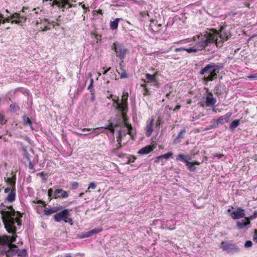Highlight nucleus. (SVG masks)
<instances>
[{
    "mask_svg": "<svg viewBox=\"0 0 257 257\" xmlns=\"http://www.w3.org/2000/svg\"><path fill=\"white\" fill-rule=\"evenodd\" d=\"M9 210H1L2 219L5 225V228L9 233H16L17 230L15 224L14 217L16 216V211L13 206L7 207Z\"/></svg>",
    "mask_w": 257,
    "mask_h": 257,
    "instance_id": "f257e3e1",
    "label": "nucleus"
},
{
    "mask_svg": "<svg viewBox=\"0 0 257 257\" xmlns=\"http://www.w3.org/2000/svg\"><path fill=\"white\" fill-rule=\"evenodd\" d=\"M220 70L219 66L214 63H210L202 68L200 71V74L203 75V80L206 84L209 81H212L217 78V74Z\"/></svg>",
    "mask_w": 257,
    "mask_h": 257,
    "instance_id": "f03ea898",
    "label": "nucleus"
},
{
    "mask_svg": "<svg viewBox=\"0 0 257 257\" xmlns=\"http://www.w3.org/2000/svg\"><path fill=\"white\" fill-rule=\"evenodd\" d=\"M193 40L197 41L196 46L200 50L205 49L209 44L215 42L213 32H206L204 34H200L193 37Z\"/></svg>",
    "mask_w": 257,
    "mask_h": 257,
    "instance_id": "7ed1b4c3",
    "label": "nucleus"
},
{
    "mask_svg": "<svg viewBox=\"0 0 257 257\" xmlns=\"http://www.w3.org/2000/svg\"><path fill=\"white\" fill-rule=\"evenodd\" d=\"M226 26H221L218 31L215 29H211V32H213L214 36L215 44L217 47H221L224 41L229 39V35L225 32Z\"/></svg>",
    "mask_w": 257,
    "mask_h": 257,
    "instance_id": "20e7f679",
    "label": "nucleus"
},
{
    "mask_svg": "<svg viewBox=\"0 0 257 257\" xmlns=\"http://www.w3.org/2000/svg\"><path fill=\"white\" fill-rule=\"evenodd\" d=\"M128 94L127 92L123 93L121 97V103L119 102V97L114 96L113 98V106L116 110H127V98Z\"/></svg>",
    "mask_w": 257,
    "mask_h": 257,
    "instance_id": "39448f33",
    "label": "nucleus"
},
{
    "mask_svg": "<svg viewBox=\"0 0 257 257\" xmlns=\"http://www.w3.org/2000/svg\"><path fill=\"white\" fill-rule=\"evenodd\" d=\"M70 210L68 209H64L54 215V219L56 222H60L61 220H63L65 223L73 225V221L72 219L70 217Z\"/></svg>",
    "mask_w": 257,
    "mask_h": 257,
    "instance_id": "423d86ee",
    "label": "nucleus"
},
{
    "mask_svg": "<svg viewBox=\"0 0 257 257\" xmlns=\"http://www.w3.org/2000/svg\"><path fill=\"white\" fill-rule=\"evenodd\" d=\"M48 196L50 200L53 199L67 198L69 194L68 192L62 189H56L53 191L52 188L48 190Z\"/></svg>",
    "mask_w": 257,
    "mask_h": 257,
    "instance_id": "0eeeda50",
    "label": "nucleus"
},
{
    "mask_svg": "<svg viewBox=\"0 0 257 257\" xmlns=\"http://www.w3.org/2000/svg\"><path fill=\"white\" fill-rule=\"evenodd\" d=\"M219 247L223 251L228 253L237 252L239 250L236 244L233 243L232 240L222 241Z\"/></svg>",
    "mask_w": 257,
    "mask_h": 257,
    "instance_id": "6e6552de",
    "label": "nucleus"
},
{
    "mask_svg": "<svg viewBox=\"0 0 257 257\" xmlns=\"http://www.w3.org/2000/svg\"><path fill=\"white\" fill-rule=\"evenodd\" d=\"M108 124L104 127H97L91 132V133L94 134L95 136L99 135L101 133H103V131L99 132L97 130H103V129H107L111 133L113 134L115 131V128L117 127H119L120 126L118 122H116L115 123H112V121L111 119H109L108 120Z\"/></svg>",
    "mask_w": 257,
    "mask_h": 257,
    "instance_id": "1a4fd4ad",
    "label": "nucleus"
},
{
    "mask_svg": "<svg viewBox=\"0 0 257 257\" xmlns=\"http://www.w3.org/2000/svg\"><path fill=\"white\" fill-rule=\"evenodd\" d=\"M51 2L52 3H50L52 7L56 5L59 9H64L66 8V6L67 5V9L71 8L72 7H75L76 6L75 5L70 4L69 3V0H43V3L44 2Z\"/></svg>",
    "mask_w": 257,
    "mask_h": 257,
    "instance_id": "9d476101",
    "label": "nucleus"
},
{
    "mask_svg": "<svg viewBox=\"0 0 257 257\" xmlns=\"http://www.w3.org/2000/svg\"><path fill=\"white\" fill-rule=\"evenodd\" d=\"M18 246L13 247L9 245L6 248H0V254L5 255L7 257H13L17 254Z\"/></svg>",
    "mask_w": 257,
    "mask_h": 257,
    "instance_id": "9b49d317",
    "label": "nucleus"
},
{
    "mask_svg": "<svg viewBox=\"0 0 257 257\" xmlns=\"http://www.w3.org/2000/svg\"><path fill=\"white\" fill-rule=\"evenodd\" d=\"M112 49L115 52L116 57L121 60H123L127 53V50L123 47L121 45H116L115 43L113 44Z\"/></svg>",
    "mask_w": 257,
    "mask_h": 257,
    "instance_id": "f8f14e48",
    "label": "nucleus"
},
{
    "mask_svg": "<svg viewBox=\"0 0 257 257\" xmlns=\"http://www.w3.org/2000/svg\"><path fill=\"white\" fill-rule=\"evenodd\" d=\"M232 115V113L230 112H227L224 115L220 116L217 119L214 121L215 123V126L218 127L219 125L223 124L225 122L228 121L229 118Z\"/></svg>",
    "mask_w": 257,
    "mask_h": 257,
    "instance_id": "ddd939ff",
    "label": "nucleus"
},
{
    "mask_svg": "<svg viewBox=\"0 0 257 257\" xmlns=\"http://www.w3.org/2000/svg\"><path fill=\"white\" fill-rule=\"evenodd\" d=\"M11 18L12 19L17 18V19L12 20L11 22L12 24L15 23L17 24H20L23 22H25L27 19L25 16L21 15L20 13H15L13 14L11 16Z\"/></svg>",
    "mask_w": 257,
    "mask_h": 257,
    "instance_id": "4468645a",
    "label": "nucleus"
},
{
    "mask_svg": "<svg viewBox=\"0 0 257 257\" xmlns=\"http://www.w3.org/2000/svg\"><path fill=\"white\" fill-rule=\"evenodd\" d=\"M245 215V209L241 207H238L236 210L233 211L231 213V216L233 219L244 218Z\"/></svg>",
    "mask_w": 257,
    "mask_h": 257,
    "instance_id": "2eb2a0df",
    "label": "nucleus"
},
{
    "mask_svg": "<svg viewBox=\"0 0 257 257\" xmlns=\"http://www.w3.org/2000/svg\"><path fill=\"white\" fill-rule=\"evenodd\" d=\"M206 89L207 90L206 93H207V96L206 97V105L207 106H213L216 102V99L213 97L212 93L211 92H209L208 88Z\"/></svg>",
    "mask_w": 257,
    "mask_h": 257,
    "instance_id": "dca6fc26",
    "label": "nucleus"
},
{
    "mask_svg": "<svg viewBox=\"0 0 257 257\" xmlns=\"http://www.w3.org/2000/svg\"><path fill=\"white\" fill-rule=\"evenodd\" d=\"M156 147L157 144L156 143H152L151 145H148L142 148L140 150L138 153L142 155L148 154L153 151Z\"/></svg>",
    "mask_w": 257,
    "mask_h": 257,
    "instance_id": "f3484780",
    "label": "nucleus"
},
{
    "mask_svg": "<svg viewBox=\"0 0 257 257\" xmlns=\"http://www.w3.org/2000/svg\"><path fill=\"white\" fill-rule=\"evenodd\" d=\"M154 119L152 118L150 119L146 125L145 131H146V135L147 137H150L153 131V126H154Z\"/></svg>",
    "mask_w": 257,
    "mask_h": 257,
    "instance_id": "a211bd4d",
    "label": "nucleus"
},
{
    "mask_svg": "<svg viewBox=\"0 0 257 257\" xmlns=\"http://www.w3.org/2000/svg\"><path fill=\"white\" fill-rule=\"evenodd\" d=\"M11 175L12 176L10 177H5V181L9 184L10 186L12 187V189H16V173L12 172L11 173Z\"/></svg>",
    "mask_w": 257,
    "mask_h": 257,
    "instance_id": "6ab92c4d",
    "label": "nucleus"
},
{
    "mask_svg": "<svg viewBox=\"0 0 257 257\" xmlns=\"http://www.w3.org/2000/svg\"><path fill=\"white\" fill-rule=\"evenodd\" d=\"M150 27L154 32H158L162 28V25L158 24L157 20L151 19L150 20Z\"/></svg>",
    "mask_w": 257,
    "mask_h": 257,
    "instance_id": "aec40b11",
    "label": "nucleus"
},
{
    "mask_svg": "<svg viewBox=\"0 0 257 257\" xmlns=\"http://www.w3.org/2000/svg\"><path fill=\"white\" fill-rule=\"evenodd\" d=\"M9 238L10 236L7 235H0V248H5L9 245Z\"/></svg>",
    "mask_w": 257,
    "mask_h": 257,
    "instance_id": "412c9836",
    "label": "nucleus"
},
{
    "mask_svg": "<svg viewBox=\"0 0 257 257\" xmlns=\"http://www.w3.org/2000/svg\"><path fill=\"white\" fill-rule=\"evenodd\" d=\"M187 131L185 128H183L179 133L176 138L174 139L173 143L177 144L180 143L183 139L184 138Z\"/></svg>",
    "mask_w": 257,
    "mask_h": 257,
    "instance_id": "4be33fe9",
    "label": "nucleus"
},
{
    "mask_svg": "<svg viewBox=\"0 0 257 257\" xmlns=\"http://www.w3.org/2000/svg\"><path fill=\"white\" fill-rule=\"evenodd\" d=\"M146 77L147 79L148 80V81H147L148 83H152V82L155 83L154 86L156 87H157V88L160 87V83L158 82L157 79H156L154 77V76H153V75H151L150 74L147 73V74H146Z\"/></svg>",
    "mask_w": 257,
    "mask_h": 257,
    "instance_id": "5701e85b",
    "label": "nucleus"
},
{
    "mask_svg": "<svg viewBox=\"0 0 257 257\" xmlns=\"http://www.w3.org/2000/svg\"><path fill=\"white\" fill-rule=\"evenodd\" d=\"M249 224H250V221L245 218L236 222V227L238 229H243Z\"/></svg>",
    "mask_w": 257,
    "mask_h": 257,
    "instance_id": "b1692460",
    "label": "nucleus"
},
{
    "mask_svg": "<svg viewBox=\"0 0 257 257\" xmlns=\"http://www.w3.org/2000/svg\"><path fill=\"white\" fill-rule=\"evenodd\" d=\"M62 208L61 206L59 207H53L51 208H46L44 210V213L45 215L49 216L54 213H56Z\"/></svg>",
    "mask_w": 257,
    "mask_h": 257,
    "instance_id": "393cba45",
    "label": "nucleus"
},
{
    "mask_svg": "<svg viewBox=\"0 0 257 257\" xmlns=\"http://www.w3.org/2000/svg\"><path fill=\"white\" fill-rule=\"evenodd\" d=\"M16 189H11V191L9 193L8 196L5 199V202L6 201L9 202H13L16 199Z\"/></svg>",
    "mask_w": 257,
    "mask_h": 257,
    "instance_id": "a878e982",
    "label": "nucleus"
},
{
    "mask_svg": "<svg viewBox=\"0 0 257 257\" xmlns=\"http://www.w3.org/2000/svg\"><path fill=\"white\" fill-rule=\"evenodd\" d=\"M173 155V153L172 152H168L165 154L161 155L160 156H158L156 158V162L160 163L161 161H163V159H168L170 157H172Z\"/></svg>",
    "mask_w": 257,
    "mask_h": 257,
    "instance_id": "bb28decb",
    "label": "nucleus"
},
{
    "mask_svg": "<svg viewBox=\"0 0 257 257\" xmlns=\"http://www.w3.org/2000/svg\"><path fill=\"white\" fill-rule=\"evenodd\" d=\"M102 230V228H95L85 233L84 237H88L93 235L94 234L98 233Z\"/></svg>",
    "mask_w": 257,
    "mask_h": 257,
    "instance_id": "cd10ccee",
    "label": "nucleus"
},
{
    "mask_svg": "<svg viewBox=\"0 0 257 257\" xmlns=\"http://www.w3.org/2000/svg\"><path fill=\"white\" fill-rule=\"evenodd\" d=\"M17 216L15 217V223L16 222L18 226L22 225V218L23 217V214L19 211L16 212Z\"/></svg>",
    "mask_w": 257,
    "mask_h": 257,
    "instance_id": "c85d7f7f",
    "label": "nucleus"
},
{
    "mask_svg": "<svg viewBox=\"0 0 257 257\" xmlns=\"http://www.w3.org/2000/svg\"><path fill=\"white\" fill-rule=\"evenodd\" d=\"M119 20L120 19L116 18L114 21H110L109 26L110 28L112 30H114L117 29Z\"/></svg>",
    "mask_w": 257,
    "mask_h": 257,
    "instance_id": "c756f323",
    "label": "nucleus"
},
{
    "mask_svg": "<svg viewBox=\"0 0 257 257\" xmlns=\"http://www.w3.org/2000/svg\"><path fill=\"white\" fill-rule=\"evenodd\" d=\"M119 111L121 112V115L122 118L123 119V121L125 126H128V125H130V124H128V118L127 117V115H126V111L127 110H124V111L119 110Z\"/></svg>",
    "mask_w": 257,
    "mask_h": 257,
    "instance_id": "7c9ffc66",
    "label": "nucleus"
},
{
    "mask_svg": "<svg viewBox=\"0 0 257 257\" xmlns=\"http://www.w3.org/2000/svg\"><path fill=\"white\" fill-rule=\"evenodd\" d=\"M16 232H17V231H16V233H12L13 235L12 236H10V238H9V245H10L11 246H12L13 247H17V245L13 243L14 242L16 241V238L17 237V235L16 234Z\"/></svg>",
    "mask_w": 257,
    "mask_h": 257,
    "instance_id": "2f4dec72",
    "label": "nucleus"
},
{
    "mask_svg": "<svg viewBox=\"0 0 257 257\" xmlns=\"http://www.w3.org/2000/svg\"><path fill=\"white\" fill-rule=\"evenodd\" d=\"M240 120L239 119H235L229 124V128L233 132L235 128H236L239 124Z\"/></svg>",
    "mask_w": 257,
    "mask_h": 257,
    "instance_id": "473e14b6",
    "label": "nucleus"
},
{
    "mask_svg": "<svg viewBox=\"0 0 257 257\" xmlns=\"http://www.w3.org/2000/svg\"><path fill=\"white\" fill-rule=\"evenodd\" d=\"M17 254L20 257H27L28 253L26 249H19L18 248Z\"/></svg>",
    "mask_w": 257,
    "mask_h": 257,
    "instance_id": "72a5a7b5",
    "label": "nucleus"
},
{
    "mask_svg": "<svg viewBox=\"0 0 257 257\" xmlns=\"http://www.w3.org/2000/svg\"><path fill=\"white\" fill-rule=\"evenodd\" d=\"M189 156H186L183 154H179L177 156L176 160L178 161H180L185 163L186 161H187V159H189Z\"/></svg>",
    "mask_w": 257,
    "mask_h": 257,
    "instance_id": "f704fd0d",
    "label": "nucleus"
},
{
    "mask_svg": "<svg viewBox=\"0 0 257 257\" xmlns=\"http://www.w3.org/2000/svg\"><path fill=\"white\" fill-rule=\"evenodd\" d=\"M200 50V49L196 46V45L193 47L185 48L186 51L189 53H196L198 51Z\"/></svg>",
    "mask_w": 257,
    "mask_h": 257,
    "instance_id": "c9c22d12",
    "label": "nucleus"
},
{
    "mask_svg": "<svg viewBox=\"0 0 257 257\" xmlns=\"http://www.w3.org/2000/svg\"><path fill=\"white\" fill-rule=\"evenodd\" d=\"M185 164L187 168L191 172L195 171L196 170V167L194 166V163L191 162H189L187 160L186 161Z\"/></svg>",
    "mask_w": 257,
    "mask_h": 257,
    "instance_id": "e433bc0d",
    "label": "nucleus"
},
{
    "mask_svg": "<svg viewBox=\"0 0 257 257\" xmlns=\"http://www.w3.org/2000/svg\"><path fill=\"white\" fill-rule=\"evenodd\" d=\"M10 108L12 112H16L20 110V107L16 103L11 104Z\"/></svg>",
    "mask_w": 257,
    "mask_h": 257,
    "instance_id": "4c0bfd02",
    "label": "nucleus"
},
{
    "mask_svg": "<svg viewBox=\"0 0 257 257\" xmlns=\"http://www.w3.org/2000/svg\"><path fill=\"white\" fill-rule=\"evenodd\" d=\"M37 176H40L43 182H45L47 180V179L48 177V174L47 173H45V172H42L37 174Z\"/></svg>",
    "mask_w": 257,
    "mask_h": 257,
    "instance_id": "58836bf2",
    "label": "nucleus"
},
{
    "mask_svg": "<svg viewBox=\"0 0 257 257\" xmlns=\"http://www.w3.org/2000/svg\"><path fill=\"white\" fill-rule=\"evenodd\" d=\"M23 121L25 125H29L32 128V122L29 117H26V116H23Z\"/></svg>",
    "mask_w": 257,
    "mask_h": 257,
    "instance_id": "ea45409f",
    "label": "nucleus"
},
{
    "mask_svg": "<svg viewBox=\"0 0 257 257\" xmlns=\"http://www.w3.org/2000/svg\"><path fill=\"white\" fill-rule=\"evenodd\" d=\"M93 82H94L93 79L91 78L90 80V84H89V86H88V89L90 90L91 94H92V95H94V92H95V90L93 89Z\"/></svg>",
    "mask_w": 257,
    "mask_h": 257,
    "instance_id": "a19ab883",
    "label": "nucleus"
},
{
    "mask_svg": "<svg viewBox=\"0 0 257 257\" xmlns=\"http://www.w3.org/2000/svg\"><path fill=\"white\" fill-rule=\"evenodd\" d=\"M96 187V185L94 182H91L89 185L87 190L86 191V192H90V189H95Z\"/></svg>",
    "mask_w": 257,
    "mask_h": 257,
    "instance_id": "79ce46f5",
    "label": "nucleus"
},
{
    "mask_svg": "<svg viewBox=\"0 0 257 257\" xmlns=\"http://www.w3.org/2000/svg\"><path fill=\"white\" fill-rule=\"evenodd\" d=\"M161 123H162V119L160 117H159L156 122L155 127L157 129H159Z\"/></svg>",
    "mask_w": 257,
    "mask_h": 257,
    "instance_id": "37998d69",
    "label": "nucleus"
},
{
    "mask_svg": "<svg viewBox=\"0 0 257 257\" xmlns=\"http://www.w3.org/2000/svg\"><path fill=\"white\" fill-rule=\"evenodd\" d=\"M121 70H122V72L120 75V78H127L128 75L126 73V71L123 69V68H121Z\"/></svg>",
    "mask_w": 257,
    "mask_h": 257,
    "instance_id": "c03bdc74",
    "label": "nucleus"
},
{
    "mask_svg": "<svg viewBox=\"0 0 257 257\" xmlns=\"http://www.w3.org/2000/svg\"><path fill=\"white\" fill-rule=\"evenodd\" d=\"M121 132L120 130H119L118 132V136L116 137V141L117 143H121Z\"/></svg>",
    "mask_w": 257,
    "mask_h": 257,
    "instance_id": "a18cd8bd",
    "label": "nucleus"
},
{
    "mask_svg": "<svg viewBox=\"0 0 257 257\" xmlns=\"http://www.w3.org/2000/svg\"><path fill=\"white\" fill-rule=\"evenodd\" d=\"M256 218V215H255L254 212H253V214L249 217H244V218L246 219L247 220H249L250 221V220H253L255 218Z\"/></svg>",
    "mask_w": 257,
    "mask_h": 257,
    "instance_id": "49530a36",
    "label": "nucleus"
},
{
    "mask_svg": "<svg viewBox=\"0 0 257 257\" xmlns=\"http://www.w3.org/2000/svg\"><path fill=\"white\" fill-rule=\"evenodd\" d=\"M28 168L30 170H33V171H32L33 173H34L36 171L35 168H34V165L32 164V162L30 161H29V163L28 165Z\"/></svg>",
    "mask_w": 257,
    "mask_h": 257,
    "instance_id": "de8ad7c7",
    "label": "nucleus"
},
{
    "mask_svg": "<svg viewBox=\"0 0 257 257\" xmlns=\"http://www.w3.org/2000/svg\"><path fill=\"white\" fill-rule=\"evenodd\" d=\"M247 78L249 80L257 79V72L255 74H251L247 76Z\"/></svg>",
    "mask_w": 257,
    "mask_h": 257,
    "instance_id": "09e8293b",
    "label": "nucleus"
},
{
    "mask_svg": "<svg viewBox=\"0 0 257 257\" xmlns=\"http://www.w3.org/2000/svg\"><path fill=\"white\" fill-rule=\"evenodd\" d=\"M7 120L5 119L4 115L0 113V122H1L2 124H5L7 122Z\"/></svg>",
    "mask_w": 257,
    "mask_h": 257,
    "instance_id": "8fccbe9b",
    "label": "nucleus"
},
{
    "mask_svg": "<svg viewBox=\"0 0 257 257\" xmlns=\"http://www.w3.org/2000/svg\"><path fill=\"white\" fill-rule=\"evenodd\" d=\"M50 29H51V27L49 25H47L44 26L43 27H41L40 28V29H41L42 31H46L50 30Z\"/></svg>",
    "mask_w": 257,
    "mask_h": 257,
    "instance_id": "3c124183",
    "label": "nucleus"
},
{
    "mask_svg": "<svg viewBox=\"0 0 257 257\" xmlns=\"http://www.w3.org/2000/svg\"><path fill=\"white\" fill-rule=\"evenodd\" d=\"M151 94L149 89L147 88L144 89L143 95L144 96H147Z\"/></svg>",
    "mask_w": 257,
    "mask_h": 257,
    "instance_id": "603ef678",
    "label": "nucleus"
},
{
    "mask_svg": "<svg viewBox=\"0 0 257 257\" xmlns=\"http://www.w3.org/2000/svg\"><path fill=\"white\" fill-rule=\"evenodd\" d=\"M252 245V243L251 241L250 240H248L247 241L245 242V244H244V246L245 247H251Z\"/></svg>",
    "mask_w": 257,
    "mask_h": 257,
    "instance_id": "864d4df0",
    "label": "nucleus"
},
{
    "mask_svg": "<svg viewBox=\"0 0 257 257\" xmlns=\"http://www.w3.org/2000/svg\"><path fill=\"white\" fill-rule=\"evenodd\" d=\"M215 122L213 121L212 124L209 125L207 128H206L205 129V130L206 131H208V130H209L210 129H212V128H217V126H215Z\"/></svg>",
    "mask_w": 257,
    "mask_h": 257,
    "instance_id": "5fc2aeb1",
    "label": "nucleus"
},
{
    "mask_svg": "<svg viewBox=\"0 0 257 257\" xmlns=\"http://www.w3.org/2000/svg\"><path fill=\"white\" fill-rule=\"evenodd\" d=\"M121 147V143H117V144L116 145V148L114 149L113 150V152H115L116 151L118 150L119 149H120Z\"/></svg>",
    "mask_w": 257,
    "mask_h": 257,
    "instance_id": "6e6d98bb",
    "label": "nucleus"
},
{
    "mask_svg": "<svg viewBox=\"0 0 257 257\" xmlns=\"http://www.w3.org/2000/svg\"><path fill=\"white\" fill-rule=\"evenodd\" d=\"M82 8L84 10V14L89 11V7H86L85 5H82Z\"/></svg>",
    "mask_w": 257,
    "mask_h": 257,
    "instance_id": "4d7b16f0",
    "label": "nucleus"
},
{
    "mask_svg": "<svg viewBox=\"0 0 257 257\" xmlns=\"http://www.w3.org/2000/svg\"><path fill=\"white\" fill-rule=\"evenodd\" d=\"M11 19H12L11 17H8L6 18L5 19L3 20V24L5 23L6 22H8V23L10 22L11 23V22L12 21H11Z\"/></svg>",
    "mask_w": 257,
    "mask_h": 257,
    "instance_id": "13d9d810",
    "label": "nucleus"
},
{
    "mask_svg": "<svg viewBox=\"0 0 257 257\" xmlns=\"http://www.w3.org/2000/svg\"><path fill=\"white\" fill-rule=\"evenodd\" d=\"M185 48H184V47H180V48H177L175 49V52H181V51H185Z\"/></svg>",
    "mask_w": 257,
    "mask_h": 257,
    "instance_id": "bf43d9fd",
    "label": "nucleus"
},
{
    "mask_svg": "<svg viewBox=\"0 0 257 257\" xmlns=\"http://www.w3.org/2000/svg\"><path fill=\"white\" fill-rule=\"evenodd\" d=\"M37 204H42L43 205V207H45L46 206V204L45 203V202L44 201H42V200H39L37 201Z\"/></svg>",
    "mask_w": 257,
    "mask_h": 257,
    "instance_id": "052dcab7",
    "label": "nucleus"
},
{
    "mask_svg": "<svg viewBox=\"0 0 257 257\" xmlns=\"http://www.w3.org/2000/svg\"><path fill=\"white\" fill-rule=\"evenodd\" d=\"M126 127L127 128V129H128V132H127V134H128V135H130V136H132L131 130H132V128H132V127L131 125V124H130V125H128V126H126Z\"/></svg>",
    "mask_w": 257,
    "mask_h": 257,
    "instance_id": "680f3d73",
    "label": "nucleus"
},
{
    "mask_svg": "<svg viewBox=\"0 0 257 257\" xmlns=\"http://www.w3.org/2000/svg\"><path fill=\"white\" fill-rule=\"evenodd\" d=\"M254 241H255L257 242V230H254V233L253 236Z\"/></svg>",
    "mask_w": 257,
    "mask_h": 257,
    "instance_id": "e2e57ef3",
    "label": "nucleus"
},
{
    "mask_svg": "<svg viewBox=\"0 0 257 257\" xmlns=\"http://www.w3.org/2000/svg\"><path fill=\"white\" fill-rule=\"evenodd\" d=\"M141 15H142V17H145L146 16H147V17H148L149 18L150 17V15L149 14H148V12H142L141 13Z\"/></svg>",
    "mask_w": 257,
    "mask_h": 257,
    "instance_id": "0e129e2a",
    "label": "nucleus"
},
{
    "mask_svg": "<svg viewBox=\"0 0 257 257\" xmlns=\"http://www.w3.org/2000/svg\"><path fill=\"white\" fill-rule=\"evenodd\" d=\"M11 189H12V187H7L6 188H5V191H4V192L5 193H8L10 191H11Z\"/></svg>",
    "mask_w": 257,
    "mask_h": 257,
    "instance_id": "69168bd1",
    "label": "nucleus"
},
{
    "mask_svg": "<svg viewBox=\"0 0 257 257\" xmlns=\"http://www.w3.org/2000/svg\"><path fill=\"white\" fill-rule=\"evenodd\" d=\"M94 12L97 13L98 14L102 15V16L103 15V12L101 9H98L97 10H96Z\"/></svg>",
    "mask_w": 257,
    "mask_h": 257,
    "instance_id": "338daca9",
    "label": "nucleus"
},
{
    "mask_svg": "<svg viewBox=\"0 0 257 257\" xmlns=\"http://www.w3.org/2000/svg\"><path fill=\"white\" fill-rule=\"evenodd\" d=\"M166 96L168 98H170L171 97H172V93L171 92H170L169 93H167L166 94Z\"/></svg>",
    "mask_w": 257,
    "mask_h": 257,
    "instance_id": "774afa93",
    "label": "nucleus"
}]
</instances>
